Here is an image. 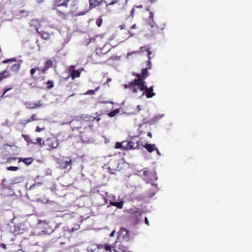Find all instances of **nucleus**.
<instances>
[{"label": "nucleus", "instance_id": "17", "mask_svg": "<svg viewBox=\"0 0 252 252\" xmlns=\"http://www.w3.org/2000/svg\"><path fill=\"white\" fill-rule=\"evenodd\" d=\"M36 31L43 39L48 40L50 39V35L47 32L43 31H39L37 29H36Z\"/></svg>", "mask_w": 252, "mask_h": 252}, {"label": "nucleus", "instance_id": "30", "mask_svg": "<svg viewBox=\"0 0 252 252\" xmlns=\"http://www.w3.org/2000/svg\"><path fill=\"white\" fill-rule=\"evenodd\" d=\"M140 51L144 52L146 51L148 52V60H151V58L150 57L151 54H152L151 52L149 50V49L147 46H143L140 47Z\"/></svg>", "mask_w": 252, "mask_h": 252}, {"label": "nucleus", "instance_id": "25", "mask_svg": "<svg viewBox=\"0 0 252 252\" xmlns=\"http://www.w3.org/2000/svg\"><path fill=\"white\" fill-rule=\"evenodd\" d=\"M123 145L124 150H131L133 147V145L131 146L129 141H123Z\"/></svg>", "mask_w": 252, "mask_h": 252}, {"label": "nucleus", "instance_id": "6", "mask_svg": "<svg viewBox=\"0 0 252 252\" xmlns=\"http://www.w3.org/2000/svg\"><path fill=\"white\" fill-rule=\"evenodd\" d=\"M10 231L15 235L22 234L25 231L24 225L22 223L14 224L10 226Z\"/></svg>", "mask_w": 252, "mask_h": 252}, {"label": "nucleus", "instance_id": "7", "mask_svg": "<svg viewBox=\"0 0 252 252\" xmlns=\"http://www.w3.org/2000/svg\"><path fill=\"white\" fill-rule=\"evenodd\" d=\"M42 232L45 234H49L54 232V227L50 222L43 221L42 222Z\"/></svg>", "mask_w": 252, "mask_h": 252}, {"label": "nucleus", "instance_id": "36", "mask_svg": "<svg viewBox=\"0 0 252 252\" xmlns=\"http://www.w3.org/2000/svg\"><path fill=\"white\" fill-rule=\"evenodd\" d=\"M39 120V119L37 118V116L36 114H33L32 115L31 117L28 119V121L29 123H31L32 121H38Z\"/></svg>", "mask_w": 252, "mask_h": 252}, {"label": "nucleus", "instance_id": "22", "mask_svg": "<svg viewBox=\"0 0 252 252\" xmlns=\"http://www.w3.org/2000/svg\"><path fill=\"white\" fill-rule=\"evenodd\" d=\"M103 0H90V8H94L99 5Z\"/></svg>", "mask_w": 252, "mask_h": 252}, {"label": "nucleus", "instance_id": "42", "mask_svg": "<svg viewBox=\"0 0 252 252\" xmlns=\"http://www.w3.org/2000/svg\"><path fill=\"white\" fill-rule=\"evenodd\" d=\"M6 181V180L5 179H3L1 181V188L3 189H7V186L6 185H5V182Z\"/></svg>", "mask_w": 252, "mask_h": 252}, {"label": "nucleus", "instance_id": "53", "mask_svg": "<svg viewBox=\"0 0 252 252\" xmlns=\"http://www.w3.org/2000/svg\"><path fill=\"white\" fill-rule=\"evenodd\" d=\"M47 70H48L47 68L44 67L42 69L40 70V71L42 73H45Z\"/></svg>", "mask_w": 252, "mask_h": 252}, {"label": "nucleus", "instance_id": "31", "mask_svg": "<svg viewBox=\"0 0 252 252\" xmlns=\"http://www.w3.org/2000/svg\"><path fill=\"white\" fill-rule=\"evenodd\" d=\"M22 136L23 137L24 139L27 142V143L33 144L34 145L36 144V142H33L29 135L22 134Z\"/></svg>", "mask_w": 252, "mask_h": 252}, {"label": "nucleus", "instance_id": "44", "mask_svg": "<svg viewBox=\"0 0 252 252\" xmlns=\"http://www.w3.org/2000/svg\"><path fill=\"white\" fill-rule=\"evenodd\" d=\"M19 169V168L18 167H16V166H9V167H8L7 168V169L8 170H9V171H16L17 170H18Z\"/></svg>", "mask_w": 252, "mask_h": 252}, {"label": "nucleus", "instance_id": "35", "mask_svg": "<svg viewBox=\"0 0 252 252\" xmlns=\"http://www.w3.org/2000/svg\"><path fill=\"white\" fill-rule=\"evenodd\" d=\"M16 60H17L16 58L14 57V58H12L11 59H6L5 60H3L2 62V63L5 64V63H12V62H16Z\"/></svg>", "mask_w": 252, "mask_h": 252}, {"label": "nucleus", "instance_id": "38", "mask_svg": "<svg viewBox=\"0 0 252 252\" xmlns=\"http://www.w3.org/2000/svg\"><path fill=\"white\" fill-rule=\"evenodd\" d=\"M80 225L78 224H76L74 226L72 229H68V231L69 232H73L75 230H77L80 229Z\"/></svg>", "mask_w": 252, "mask_h": 252}, {"label": "nucleus", "instance_id": "62", "mask_svg": "<svg viewBox=\"0 0 252 252\" xmlns=\"http://www.w3.org/2000/svg\"><path fill=\"white\" fill-rule=\"evenodd\" d=\"M115 230L113 231L110 233V237H112V236H114V234H115Z\"/></svg>", "mask_w": 252, "mask_h": 252}, {"label": "nucleus", "instance_id": "40", "mask_svg": "<svg viewBox=\"0 0 252 252\" xmlns=\"http://www.w3.org/2000/svg\"><path fill=\"white\" fill-rule=\"evenodd\" d=\"M36 141L35 142H36V144H38L40 147H42L44 145V144H43V141L42 140V138L37 137L36 138Z\"/></svg>", "mask_w": 252, "mask_h": 252}, {"label": "nucleus", "instance_id": "58", "mask_svg": "<svg viewBox=\"0 0 252 252\" xmlns=\"http://www.w3.org/2000/svg\"><path fill=\"white\" fill-rule=\"evenodd\" d=\"M134 7H135V8H143V5H134Z\"/></svg>", "mask_w": 252, "mask_h": 252}, {"label": "nucleus", "instance_id": "14", "mask_svg": "<svg viewBox=\"0 0 252 252\" xmlns=\"http://www.w3.org/2000/svg\"><path fill=\"white\" fill-rule=\"evenodd\" d=\"M83 70V68H81L78 70H73L71 71L70 76L72 79H74L76 78L79 77L81 75V72Z\"/></svg>", "mask_w": 252, "mask_h": 252}, {"label": "nucleus", "instance_id": "23", "mask_svg": "<svg viewBox=\"0 0 252 252\" xmlns=\"http://www.w3.org/2000/svg\"><path fill=\"white\" fill-rule=\"evenodd\" d=\"M144 147L150 153L153 152L155 150V149H156V147H155V144H146L144 146Z\"/></svg>", "mask_w": 252, "mask_h": 252}, {"label": "nucleus", "instance_id": "55", "mask_svg": "<svg viewBox=\"0 0 252 252\" xmlns=\"http://www.w3.org/2000/svg\"><path fill=\"white\" fill-rule=\"evenodd\" d=\"M134 214L135 215H136L137 214H138L139 216H140L141 215V211H140L139 210H138L137 209V210L134 211Z\"/></svg>", "mask_w": 252, "mask_h": 252}, {"label": "nucleus", "instance_id": "48", "mask_svg": "<svg viewBox=\"0 0 252 252\" xmlns=\"http://www.w3.org/2000/svg\"><path fill=\"white\" fill-rule=\"evenodd\" d=\"M18 158L16 157H11V158H6V162L10 163L12 161V160H15Z\"/></svg>", "mask_w": 252, "mask_h": 252}, {"label": "nucleus", "instance_id": "34", "mask_svg": "<svg viewBox=\"0 0 252 252\" xmlns=\"http://www.w3.org/2000/svg\"><path fill=\"white\" fill-rule=\"evenodd\" d=\"M52 66L53 62L50 60H48L45 63L44 67L47 68L48 69L52 67Z\"/></svg>", "mask_w": 252, "mask_h": 252}, {"label": "nucleus", "instance_id": "59", "mask_svg": "<svg viewBox=\"0 0 252 252\" xmlns=\"http://www.w3.org/2000/svg\"><path fill=\"white\" fill-rule=\"evenodd\" d=\"M119 28H120L121 30L124 29L125 28V25H120L119 26Z\"/></svg>", "mask_w": 252, "mask_h": 252}, {"label": "nucleus", "instance_id": "43", "mask_svg": "<svg viewBox=\"0 0 252 252\" xmlns=\"http://www.w3.org/2000/svg\"><path fill=\"white\" fill-rule=\"evenodd\" d=\"M115 148L116 149H123V142H122V143L117 142L115 144Z\"/></svg>", "mask_w": 252, "mask_h": 252}, {"label": "nucleus", "instance_id": "10", "mask_svg": "<svg viewBox=\"0 0 252 252\" xmlns=\"http://www.w3.org/2000/svg\"><path fill=\"white\" fill-rule=\"evenodd\" d=\"M69 1L70 0H54L53 2V5L55 7L61 6L67 7Z\"/></svg>", "mask_w": 252, "mask_h": 252}, {"label": "nucleus", "instance_id": "51", "mask_svg": "<svg viewBox=\"0 0 252 252\" xmlns=\"http://www.w3.org/2000/svg\"><path fill=\"white\" fill-rule=\"evenodd\" d=\"M44 129H45L44 127L40 128L39 126H37L36 128V129H35V131L37 132H40L42 130H43Z\"/></svg>", "mask_w": 252, "mask_h": 252}, {"label": "nucleus", "instance_id": "20", "mask_svg": "<svg viewBox=\"0 0 252 252\" xmlns=\"http://www.w3.org/2000/svg\"><path fill=\"white\" fill-rule=\"evenodd\" d=\"M33 161V159L32 158H19V162H23L26 165H30L32 163Z\"/></svg>", "mask_w": 252, "mask_h": 252}, {"label": "nucleus", "instance_id": "49", "mask_svg": "<svg viewBox=\"0 0 252 252\" xmlns=\"http://www.w3.org/2000/svg\"><path fill=\"white\" fill-rule=\"evenodd\" d=\"M28 123H29L28 119L22 120L20 122V124L24 126H25Z\"/></svg>", "mask_w": 252, "mask_h": 252}, {"label": "nucleus", "instance_id": "19", "mask_svg": "<svg viewBox=\"0 0 252 252\" xmlns=\"http://www.w3.org/2000/svg\"><path fill=\"white\" fill-rule=\"evenodd\" d=\"M163 29V28H162L160 29L156 25H152L150 29L151 34L154 35L160 32L161 30H162Z\"/></svg>", "mask_w": 252, "mask_h": 252}, {"label": "nucleus", "instance_id": "11", "mask_svg": "<svg viewBox=\"0 0 252 252\" xmlns=\"http://www.w3.org/2000/svg\"><path fill=\"white\" fill-rule=\"evenodd\" d=\"M152 67L151 62L150 60L147 61L146 67L143 68L141 71V75L145 79L149 76L148 69H151Z\"/></svg>", "mask_w": 252, "mask_h": 252}, {"label": "nucleus", "instance_id": "56", "mask_svg": "<svg viewBox=\"0 0 252 252\" xmlns=\"http://www.w3.org/2000/svg\"><path fill=\"white\" fill-rule=\"evenodd\" d=\"M0 247L1 248H3L4 249H6V245L3 244V243H0Z\"/></svg>", "mask_w": 252, "mask_h": 252}, {"label": "nucleus", "instance_id": "2", "mask_svg": "<svg viewBox=\"0 0 252 252\" xmlns=\"http://www.w3.org/2000/svg\"><path fill=\"white\" fill-rule=\"evenodd\" d=\"M127 0H107L105 1L106 7L108 9L111 8L122 9L126 4Z\"/></svg>", "mask_w": 252, "mask_h": 252}, {"label": "nucleus", "instance_id": "29", "mask_svg": "<svg viewBox=\"0 0 252 252\" xmlns=\"http://www.w3.org/2000/svg\"><path fill=\"white\" fill-rule=\"evenodd\" d=\"M58 16L62 18V19H66L68 14L66 13L63 12V11L58 10L57 12Z\"/></svg>", "mask_w": 252, "mask_h": 252}, {"label": "nucleus", "instance_id": "60", "mask_svg": "<svg viewBox=\"0 0 252 252\" xmlns=\"http://www.w3.org/2000/svg\"><path fill=\"white\" fill-rule=\"evenodd\" d=\"M147 135L148 136H149L150 138H152V133L151 132H149L148 133H147Z\"/></svg>", "mask_w": 252, "mask_h": 252}, {"label": "nucleus", "instance_id": "3", "mask_svg": "<svg viewBox=\"0 0 252 252\" xmlns=\"http://www.w3.org/2000/svg\"><path fill=\"white\" fill-rule=\"evenodd\" d=\"M56 163L58 168L64 169L69 166L71 169L72 161L69 157H63L58 158L56 159Z\"/></svg>", "mask_w": 252, "mask_h": 252}, {"label": "nucleus", "instance_id": "18", "mask_svg": "<svg viewBox=\"0 0 252 252\" xmlns=\"http://www.w3.org/2000/svg\"><path fill=\"white\" fill-rule=\"evenodd\" d=\"M11 75L7 69H5L1 72H0V82L4 79L10 77Z\"/></svg>", "mask_w": 252, "mask_h": 252}, {"label": "nucleus", "instance_id": "21", "mask_svg": "<svg viewBox=\"0 0 252 252\" xmlns=\"http://www.w3.org/2000/svg\"><path fill=\"white\" fill-rule=\"evenodd\" d=\"M114 251L115 252H129L127 247L121 245H120L118 247H116Z\"/></svg>", "mask_w": 252, "mask_h": 252}, {"label": "nucleus", "instance_id": "37", "mask_svg": "<svg viewBox=\"0 0 252 252\" xmlns=\"http://www.w3.org/2000/svg\"><path fill=\"white\" fill-rule=\"evenodd\" d=\"M46 84L47 85V88L48 89H50L54 87V83H53V81L52 80H48L46 83Z\"/></svg>", "mask_w": 252, "mask_h": 252}, {"label": "nucleus", "instance_id": "26", "mask_svg": "<svg viewBox=\"0 0 252 252\" xmlns=\"http://www.w3.org/2000/svg\"><path fill=\"white\" fill-rule=\"evenodd\" d=\"M20 67L21 63H18L13 64L11 66L10 69L12 71H14V72H17L20 70Z\"/></svg>", "mask_w": 252, "mask_h": 252}, {"label": "nucleus", "instance_id": "13", "mask_svg": "<svg viewBox=\"0 0 252 252\" xmlns=\"http://www.w3.org/2000/svg\"><path fill=\"white\" fill-rule=\"evenodd\" d=\"M119 233L120 236L122 237L123 238L127 239V240L129 239V231L127 229L122 228L120 229Z\"/></svg>", "mask_w": 252, "mask_h": 252}, {"label": "nucleus", "instance_id": "32", "mask_svg": "<svg viewBox=\"0 0 252 252\" xmlns=\"http://www.w3.org/2000/svg\"><path fill=\"white\" fill-rule=\"evenodd\" d=\"M41 185V183L36 182V183L33 184V185H32V186H31L30 187L29 189V190L32 191V190H34L35 189H36L37 188L40 186Z\"/></svg>", "mask_w": 252, "mask_h": 252}, {"label": "nucleus", "instance_id": "4", "mask_svg": "<svg viewBox=\"0 0 252 252\" xmlns=\"http://www.w3.org/2000/svg\"><path fill=\"white\" fill-rule=\"evenodd\" d=\"M44 146L48 147L47 150L49 151L52 150L57 148L59 146V140L54 137H50L43 141Z\"/></svg>", "mask_w": 252, "mask_h": 252}, {"label": "nucleus", "instance_id": "15", "mask_svg": "<svg viewBox=\"0 0 252 252\" xmlns=\"http://www.w3.org/2000/svg\"><path fill=\"white\" fill-rule=\"evenodd\" d=\"M106 45H104L102 48H97L96 49V54L99 56H102L106 54L109 49H105Z\"/></svg>", "mask_w": 252, "mask_h": 252}, {"label": "nucleus", "instance_id": "45", "mask_svg": "<svg viewBox=\"0 0 252 252\" xmlns=\"http://www.w3.org/2000/svg\"><path fill=\"white\" fill-rule=\"evenodd\" d=\"M11 88H5L3 90V93L1 95V97H7V95H5V94L8 92L9 91L11 90Z\"/></svg>", "mask_w": 252, "mask_h": 252}, {"label": "nucleus", "instance_id": "50", "mask_svg": "<svg viewBox=\"0 0 252 252\" xmlns=\"http://www.w3.org/2000/svg\"><path fill=\"white\" fill-rule=\"evenodd\" d=\"M35 71H36V69L34 68H32L30 70V73L32 78H35V77L34 76V74Z\"/></svg>", "mask_w": 252, "mask_h": 252}, {"label": "nucleus", "instance_id": "27", "mask_svg": "<svg viewBox=\"0 0 252 252\" xmlns=\"http://www.w3.org/2000/svg\"><path fill=\"white\" fill-rule=\"evenodd\" d=\"M78 9L77 3L76 1L74 0L72 1L71 5L70 12L73 13L76 12Z\"/></svg>", "mask_w": 252, "mask_h": 252}, {"label": "nucleus", "instance_id": "28", "mask_svg": "<svg viewBox=\"0 0 252 252\" xmlns=\"http://www.w3.org/2000/svg\"><path fill=\"white\" fill-rule=\"evenodd\" d=\"M30 24L31 27L37 28L40 25V22L37 19H33L31 21Z\"/></svg>", "mask_w": 252, "mask_h": 252}, {"label": "nucleus", "instance_id": "47", "mask_svg": "<svg viewBox=\"0 0 252 252\" xmlns=\"http://www.w3.org/2000/svg\"><path fill=\"white\" fill-rule=\"evenodd\" d=\"M98 89H99V87H97L96 89H95L94 90H88L87 92V93H86V94H90V95L93 94H94V92L97 91L98 90Z\"/></svg>", "mask_w": 252, "mask_h": 252}, {"label": "nucleus", "instance_id": "39", "mask_svg": "<svg viewBox=\"0 0 252 252\" xmlns=\"http://www.w3.org/2000/svg\"><path fill=\"white\" fill-rule=\"evenodd\" d=\"M102 22H103V20H102V18L100 17H99L96 20V24L98 27H100L102 24Z\"/></svg>", "mask_w": 252, "mask_h": 252}, {"label": "nucleus", "instance_id": "16", "mask_svg": "<svg viewBox=\"0 0 252 252\" xmlns=\"http://www.w3.org/2000/svg\"><path fill=\"white\" fill-rule=\"evenodd\" d=\"M129 142L131 144V146L133 145L132 149H136L138 148L139 146L138 138H137V137H133L132 138H131Z\"/></svg>", "mask_w": 252, "mask_h": 252}, {"label": "nucleus", "instance_id": "64", "mask_svg": "<svg viewBox=\"0 0 252 252\" xmlns=\"http://www.w3.org/2000/svg\"><path fill=\"white\" fill-rule=\"evenodd\" d=\"M148 1L151 3H153L154 2H155L157 0H148Z\"/></svg>", "mask_w": 252, "mask_h": 252}, {"label": "nucleus", "instance_id": "57", "mask_svg": "<svg viewBox=\"0 0 252 252\" xmlns=\"http://www.w3.org/2000/svg\"><path fill=\"white\" fill-rule=\"evenodd\" d=\"M145 223L149 225V221H148V218L147 217H145Z\"/></svg>", "mask_w": 252, "mask_h": 252}, {"label": "nucleus", "instance_id": "61", "mask_svg": "<svg viewBox=\"0 0 252 252\" xmlns=\"http://www.w3.org/2000/svg\"><path fill=\"white\" fill-rule=\"evenodd\" d=\"M149 18H152V19H153V14L152 12H150Z\"/></svg>", "mask_w": 252, "mask_h": 252}, {"label": "nucleus", "instance_id": "1", "mask_svg": "<svg viewBox=\"0 0 252 252\" xmlns=\"http://www.w3.org/2000/svg\"><path fill=\"white\" fill-rule=\"evenodd\" d=\"M133 76L137 77V79H135L132 81L129 82L127 84L124 85L125 89L128 88L130 89L131 91L133 93H137L138 92V88L140 87L141 84H146L144 81V78L141 75V73H132Z\"/></svg>", "mask_w": 252, "mask_h": 252}, {"label": "nucleus", "instance_id": "9", "mask_svg": "<svg viewBox=\"0 0 252 252\" xmlns=\"http://www.w3.org/2000/svg\"><path fill=\"white\" fill-rule=\"evenodd\" d=\"M54 232L55 233H58L60 236L59 237H61L62 236H64L66 230L65 227L63 226L61 223L56 224L55 228H54Z\"/></svg>", "mask_w": 252, "mask_h": 252}, {"label": "nucleus", "instance_id": "63", "mask_svg": "<svg viewBox=\"0 0 252 252\" xmlns=\"http://www.w3.org/2000/svg\"><path fill=\"white\" fill-rule=\"evenodd\" d=\"M136 27V24H134V25H133L132 26H131L130 29H135Z\"/></svg>", "mask_w": 252, "mask_h": 252}, {"label": "nucleus", "instance_id": "12", "mask_svg": "<svg viewBox=\"0 0 252 252\" xmlns=\"http://www.w3.org/2000/svg\"><path fill=\"white\" fill-rule=\"evenodd\" d=\"M25 105L27 108L29 109H34L41 106L42 104L40 102H26Z\"/></svg>", "mask_w": 252, "mask_h": 252}, {"label": "nucleus", "instance_id": "33", "mask_svg": "<svg viewBox=\"0 0 252 252\" xmlns=\"http://www.w3.org/2000/svg\"><path fill=\"white\" fill-rule=\"evenodd\" d=\"M84 120L86 121H93L95 120V118L93 116L86 115L83 116Z\"/></svg>", "mask_w": 252, "mask_h": 252}, {"label": "nucleus", "instance_id": "5", "mask_svg": "<svg viewBox=\"0 0 252 252\" xmlns=\"http://www.w3.org/2000/svg\"><path fill=\"white\" fill-rule=\"evenodd\" d=\"M138 92L139 91H144L143 92L142 95H145L147 97V98H152L154 97L156 94L153 92L154 91V86H152L149 88H148L147 86L146 85V84H141V86L138 88Z\"/></svg>", "mask_w": 252, "mask_h": 252}, {"label": "nucleus", "instance_id": "46", "mask_svg": "<svg viewBox=\"0 0 252 252\" xmlns=\"http://www.w3.org/2000/svg\"><path fill=\"white\" fill-rule=\"evenodd\" d=\"M112 248V247L110 245L107 244H105L104 249L106 251H109V252H112V251H111Z\"/></svg>", "mask_w": 252, "mask_h": 252}, {"label": "nucleus", "instance_id": "41", "mask_svg": "<svg viewBox=\"0 0 252 252\" xmlns=\"http://www.w3.org/2000/svg\"><path fill=\"white\" fill-rule=\"evenodd\" d=\"M118 113H119V110L117 109H116V110L112 111L110 112V113H109L108 116L111 117H114L116 115V114H117Z\"/></svg>", "mask_w": 252, "mask_h": 252}, {"label": "nucleus", "instance_id": "8", "mask_svg": "<svg viewBox=\"0 0 252 252\" xmlns=\"http://www.w3.org/2000/svg\"><path fill=\"white\" fill-rule=\"evenodd\" d=\"M72 130H78L84 125V121L79 119H73L70 122Z\"/></svg>", "mask_w": 252, "mask_h": 252}, {"label": "nucleus", "instance_id": "54", "mask_svg": "<svg viewBox=\"0 0 252 252\" xmlns=\"http://www.w3.org/2000/svg\"><path fill=\"white\" fill-rule=\"evenodd\" d=\"M104 246H105V244H100V245H97V248L98 249H103V248H104Z\"/></svg>", "mask_w": 252, "mask_h": 252}, {"label": "nucleus", "instance_id": "52", "mask_svg": "<svg viewBox=\"0 0 252 252\" xmlns=\"http://www.w3.org/2000/svg\"><path fill=\"white\" fill-rule=\"evenodd\" d=\"M135 7H133L131 10V12H130V15L131 16V17H133L134 16V12H135Z\"/></svg>", "mask_w": 252, "mask_h": 252}, {"label": "nucleus", "instance_id": "24", "mask_svg": "<svg viewBox=\"0 0 252 252\" xmlns=\"http://www.w3.org/2000/svg\"><path fill=\"white\" fill-rule=\"evenodd\" d=\"M110 204L112 206L117 207L119 209H122L124 205V202L123 201L119 202L110 201Z\"/></svg>", "mask_w": 252, "mask_h": 252}]
</instances>
